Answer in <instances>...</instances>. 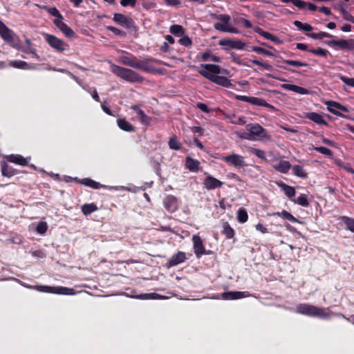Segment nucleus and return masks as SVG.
I'll return each instance as SVG.
<instances>
[{"mask_svg":"<svg viewBox=\"0 0 354 354\" xmlns=\"http://www.w3.org/2000/svg\"><path fill=\"white\" fill-rule=\"evenodd\" d=\"M120 59L122 64L135 68L138 60L136 56L130 54L127 56H121Z\"/></svg>","mask_w":354,"mask_h":354,"instance_id":"33","label":"nucleus"},{"mask_svg":"<svg viewBox=\"0 0 354 354\" xmlns=\"http://www.w3.org/2000/svg\"><path fill=\"white\" fill-rule=\"evenodd\" d=\"M48 12L52 16L56 17L54 20H63L64 17L60 14L59 10L55 7H50L49 10H48Z\"/></svg>","mask_w":354,"mask_h":354,"instance_id":"55","label":"nucleus"},{"mask_svg":"<svg viewBox=\"0 0 354 354\" xmlns=\"http://www.w3.org/2000/svg\"><path fill=\"white\" fill-rule=\"evenodd\" d=\"M160 61L150 57L142 60H137L135 68L145 72L153 73L156 71V68L151 65V63L160 64Z\"/></svg>","mask_w":354,"mask_h":354,"instance_id":"10","label":"nucleus"},{"mask_svg":"<svg viewBox=\"0 0 354 354\" xmlns=\"http://www.w3.org/2000/svg\"><path fill=\"white\" fill-rule=\"evenodd\" d=\"M339 220L346 226V229L354 233V218L347 216H342Z\"/></svg>","mask_w":354,"mask_h":354,"instance_id":"35","label":"nucleus"},{"mask_svg":"<svg viewBox=\"0 0 354 354\" xmlns=\"http://www.w3.org/2000/svg\"><path fill=\"white\" fill-rule=\"evenodd\" d=\"M272 215L282 217L283 218L288 220L293 223H299V222L297 218H295L294 216H292L290 213H289L286 210H283L281 212H274V213H272Z\"/></svg>","mask_w":354,"mask_h":354,"instance_id":"37","label":"nucleus"},{"mask_svg":"<svg viewBox=\"0 0 354 354\" xmlns=\"http://www.w3.org/2000/svg\"><path fill=\"white\" fill-rule=\"evenodd\" d=\"M169 32L176 36L180 37L184 35L185 30L182 26L174 24L170 26Z\"/></svg>","mask_w":354,"mask_h":354,"instance_id":"40","label":"nucleus"},{"mask_svg":"<svg viewBox=\"0 0 354 354\" xmlns=\"http://www.w3.org/2000/svg\"><path fill=\"white\" fill-rule=\"evenodd\" d=\"M239 22L242 25L243 27L245 28H253V26L252 23L247 19L241 17L239 19Z\"/></svg>","mask_w":354,"mask_h":354,"instance_id":"60","label":"nucleus"},{"mask_svg":"<svg viewBox=\"0 0 354 354\" xmlns=\"http://www.w3.org/2000/svg\"><path fill=\"white\" fill-rule=\"evenodd\" d=\"M0 36L8 43L13 41V32L0 20Z\"/></svg>","mask_w":354,"mask_h":354,"instance_id":"22","label":"nucleus"},{"mask_svg":"<svg viewBox=\"0 0 354 354\" xmlns=\"http://www.w3.org/2000/svg\"><path fill=\"white\" fill-rule=\"evenodd\" d=\"M113 21L127 29H131L136 28V24L134 20L129 17H127L121 13H114L113 17Z\"/></svg>","mask_w":354,"mask_h":354,"instance_id":"11","label":"nucleus"},{"mask_svg":"<svg viewBox=\"0 0 354 354\" xmlns=\"http://www.w3.org/2000/svg\"><path fill=\"white\" fill-rule=\"evenodd\" d=\"M307 36L315 39H322L323 38L327 37V38H332L334 37V36L328 32H319L317 33L312 32L307 34Z\"/></svg>","mask_w":354,"mask_h":354,"instance_id":"41","label":"nucleus"},{"mask_svg":"<svg viewBox=\"0 0 354 354\" xmlns=\"http://www.w3.org/2000/svg\"><path fill=\"white\" fill-rule=\"evenodd\" d=\"M171 149L179 150L182 147L181 143L177 140L176 136L171 137L168 142Z\"/></svg>","mask_w":354,"mask_h":354,"instance_id":"45","label":"nucleus"},{"mask_svg":"<svg viewBox=\"0 0 354 354\" xmlns=\"http://www.w3.org/2000/svg\"><path fill=\"white\" fill-rule=\"evenodd\" d=\"M281 86L286 90L291 91L301 95H308L310 93L308 89L294 84H284Z\"/></svg>","mask_w":354,"mask_h":354,"instance_id":"27","label":"nucleus"},{"mask_svg":"<svg viewBox=\"0 0 354 354\" xmlns=\"http://www.w3.org/2000/svg\"><path fill=\"white\" fill-rule=\"evenodd\" d=\"M211 17L212 19H217L221 21V22H217L214 24V28L218 30V28L216 27L217 25H223L225 26H227L229 24V22L231 19V17L228 15H216V14H212Z\"/></svg>","mask_w":354,"mask_h":354,"instance_id":"28","label":"nucleus"},{"mask_svg":"<svg viewBox=\"0 0 354 354\" xmlns=\"http://www.w3.org/2000/svg\"><path fill=\"white\" fill-rule=\"evenodd\" d=\"M247 50L250 51V52H255L259 54H262V55H266L268 57H274L275 56V55L272 52H271L267 49H265L262 47H260V46H251L250 48H247Z\"/></svg>","mask_w":354,"mask_h":354,"instance_id":"38","label":"nucleus"},{"mask_svg":"<svg viewBox=\"0 0 354 354\" xmlns=\"http://www.w3.org/2000/svg\"><path fill=\"white\" fill-rule=\"evenodd\" d=\"M340 11H341V13H342V15L343 16V18L345 20L354 24V17L353 16H352L348 11H346L343 8H341Z\"/></svg>","mask_w":354,"mask_h":354,"instance_id":"57","label":"nucleus"},{"mask_svg":"<svg viewBox=\"0 0 354 354\" xmlns=\"http://www.w3.org/2000/svg\"><path fill=\"white\" fill-rule=\"evenodd\" d=\"M249 152L263 160H266V153L263 150L256 148H250Z\"/></svg>","mask_w":354,"mask_h":354,"instance_id":"48","label":"nucleus"},{"mask_svg":"<svg viewBox=\"0 0 354 354\" xmlns=\"http://www.w3.org/2000/svg\"><path fill=\"white\" fill-rule=\"evenodd\" d=\"M250 295L248 292L241 291H228L223 292L222 299L225 300H235L248 297Z\"/></svg>","mask_w":354,"mask_h":354,"instance_id":"19","label":"nucleus"},{"mask_svg":"<svg viewBox=\"0 0 354 354\" xmlns=\"http://www.w3.org/2000/svg\"><path fill=\"white\" fill-rule=\"evenodd\" d=\"M252 63H253L255 65L263 67L264 69L267 71H272V66L268 64V62H263L258 59H251L250 60Z\"/></svg>","mask_w":354,"mask_h":354,"instance_id":"51","label":"nucleus"},{"mask_svg":"<svg viewBox=\"0 0 354 354\" xmlns=\"http://www.w3.org/2000/svg\"><path fill=\"white\" fill-rule=\"evenodd\" d=\"M81 209L84 215L88 216L91 213L97 211L98 208L95 203H92L84 204L83 205H82Z\"/></svg>","mask_w":354,"mask_h":354,"instance_id":"36","label":"nucleus"},{"mask_svg":"<svg viewBox=\"0 0 354 354\" xmlns=\"http://www.w3.org/2000/svg\"><path fill=\"white\" fill-rule=\"evenodd\" d=\"M230 58L232 59V62L234 63L239 65V66H250L247 64H245L241 58L240 57L236 54L235 53H232L230 54Z\"/></svg>","mask_w":354,"mask_h":354,"instance_id":"54","label":"nucleus"},{"mask_svg":"<svg viewBox=\"0 0 354 354\" xmlns=\"http://www.w3.org/2000/svg\"><path fill=\"white\" fill-rule=\"evenodd\" d=\"M6 160L10 162L19 165L21 166H26L28 164V160L24 156L19 154H10L6 157Z\"/></svg>","mask_w":354,"mask_h":354,"instance_id":"25","label":"nucleus"},{"mask_svg":"<svg viewBox=\"0 0 354 354\" xmlns=\"http://www.w3.org/2000/svg\"><path fill=\"white\" fill-rule=\"evenodd\" d=\"M163 205L168 212L174 213L179 207V201L176 196L169 194L164 198Z\"/></svg>","mask_w":354,"mask_h":354,"instance_id":"14","label":"nucleus"},{"mask_svg":"<svg viewBox=\"0 0 354 354\" xmlns=\"http://www.w3.org/2000/svg\"><path fill=\"white\" fill-rule=\"evenodd\" d=\"M324 104L327 106V110L331 113L342 118L350 119L349 116L338 111L348 113L349 110L346 106L333 100L326 101Z\"/></svg>","mask_w":354,"mask_h":354,"instance_id":"6","label":"nucleus"},{"mask_svg":"<svg viewBox=\"0 0 354 354\" xmlns=\"http://www.w3.org/2000/svg\"><path fill=\"white\" fill-rule=\"evenodd\" d=\"M296 312L304 315L321 319H328L331 315H335L328 308H319L308 304H299L296 307ZM338 315H340L341 314L339 313Z\"/></svg>","mask_w":354,"mask_h":354,"instance_id":"2","label":"nucleus"},{"mask_svg":"<svg viewBox=\"0 0 354 354\" xmlns=\"http://www.w3.org/2000/svg\"><path fill=\"white\" fill-rule=\"evenodd\" d=\"M304 118L314 122L317 124L328 126V123L323 118L322 115L316 112L304 113Z\"/></svg>","mask_w":354,"mask_h":354,"instance_id":"20","label":"nucleus"},{"mask_svg":"<svg viewBox=\"0 0 354 354\" xmlns=\"http://www.w3.org/2000/svg\"><path fill=\"white\" fill-rule=\"evenodd\" d=\"M341 80L346 85L354 87V78L342 76Z\"/></svg>","mask_w":354,"mask_h":354,"instance_id":"64","label":"nucleus"},{"mask_svg":"<svg viewBox=\"0 0 354 354\" xmlns=\"http://www.w3.org/2000/svg\"><path fill=\"white\" fill-rule=\"evenodd\" d=\"M221 233L225 236L227 239H232L235 234L234 229L227 222H225L223 224V230L221 231Z\"/></svg>","mask_w":354,"mask_h":354,"instance_id":"34","label":"nucleus"},{"mask_svg":"<svg viewBox=\"0 0 354 354\" xmlns=\"http://www.w3.org/2000/svg\"><path fill=\"white\" fill-rule=\"evenodd\" d=\"M273 168L281 174H287L291 168V164L287 160H280L279 163L274 165Z\"/></svg>","mask_w":354,"mask_h":354,"instance_id":"30","label":"nucleus"},{"mask_svg":"<svg viewBox=\"0 0 354 354\" xmlns=\"http://www.w3.org/2000/svg\"><path fill=\"white\" fill-rule=\"evenodd\" d=\"M246 130L248 133H245V136H243V138L250 140H255L257 139L262 140L270 137L267 130L257 123H250L247 124Z\"/></svg>","mask_w":354,"mask_h":354,"instance_id":"4","label":"nucleus"},{"mask_svg":"<svg viewBox=\"0 0 354 354\" xmlns=\"http://www.w3.org/2000/svg\"><path fill=\"white\" fill-rule=\"evenodd\" d=\"M136 4V0H120V5L123 7H134Z\"/></svg>","mask_w":354,"mask_h":354,"instance_id":"61","label":"nucleus"},{"mask_svg":"<svg viewBox=\"0 0 354 354\" xmlns=\"http://www.w3.org/2000/svg\"><path fill=\"white\" fill-rule=\"evenodd\" d=\"M0 165L1 174L5 177L11 178L18 174L17 169L10 166L8 163L4 160L1 162Z\"/></svg>","mask_w":354,"mask_h":354,"instance_id":"23","label":"nucleus"},{"mask_svg":"<svg viewBox=\"0 0 354 354\" xmlns=\"http://www.w3.org/2000/svg\"><path fill=\"white\" fill-rule=\"evenodd\" d=\"M278 186L284 192L285 194L290 198H292L295 196V189L290 185H286L283 182L281 181L277 183Z\"/></svg>","mask_w":354,"mask_h":354,"instance_id":"32","label":"nucleus"},{"mask_svg":"<svg viewBox=\"0 0 354 354\" xmlns=\"http://www.w3.org/2000/svg\"><path fill=\"white\" fill-rule=\"evenodd\" d=\"M330 47H336L340 50H352L354 49V39H339L325 41Z\"/></svg>","mask_w":354,"mask_h":354,"instance_id":"12","label":"nucleus"},{"mask_svg":"<svg viewBox=\"0 0 354 354\" xmlns=\"http://www.w3.org/2000/svg\"><path fill=\"white\" fill-rule=\"evenodd\" d=\"M253 30L255 32L259 34L260 35H261L262 37H263L265 39H266L268 40L274 42L275 44L280 43V40L277 36L271 34L269 32L264 31L260 27L255 26L254 28H253Z\"/></svg>","mask_w":354,"mask_h":354,"instance_id":"26","label":"nucleus"},{"mask_svg":"<svg viewBox=\"0 0 354 354\" xmlns=\"http://www.w3.org/2000/svg\"><path fill=\"white\" fill-rule=\"evenodd\" d=\"M178 43L180 45H183L186 47L191 46L192 44L191 39L187 35H185V36L182 37L178 40Z\"/></svg>","mask_w":354,"mask_h":354,"instance_id":"58","label":"nucleus"},{"mask_svg":"<svg viewBox=\"0 0 354 354\" xmlns=\"http://www.w3.org/2000/svg\"><path fill=\"white\" fill-rule=\"evenodd\" d=\"M37 291L57 295H72L75 294L73 288L63 286H35L33 288Z\"/></svg>","mask_w":354,"mask_h":354,"instance_id":"5","label":"nucleus"},{"mask_svg":"<svg viewBox=\"0 0 354 354\" xmlns=\"http://www.w3.org/2000/svg\"><path fill=\"white\" fill-rule=\"evenodd\" d=\"M293 24L298 28V30L302 31L310 32L313 29V26H311L310 24L306 23L304 24L297 20L294 21Z\"/></svg>","mask_w":354,"mask_h":354,"instance_id":"42","label":"nucleus"},{"mask_svg":"<svg viewBox=\"0 0 354 354\" xmlns=\"http://www.w3.org/2000/svg\"><path fill=\"white\" fill-rule=\"evenodd\" d=\"M293 4L299 9H304L306 8L307 2H305L301 0H294Z\"/></svg>","mask_w":354,"mask_h":354,"instance_id":"62","label":"nucleus"},{"mask_svg":"<svg viewBox=\"0 0 354 354\" xmlns=\"http://www.w3.org/2000/svg\"><path fill=\"white\" fill-rule=\"evenodd\" d=\"M111 70L115 75L131 83H142L145 80L139 73L127 68L113 64Z\"/></svg>","mask_w":354,"mask_h":354,"instance_id":"3","label":"nucleus"},{"mask_svg":"<svg viewBox=\"0 0 354 354\" xmlns=\"http://www.w3.org/2000/svg\"><path fill=\"white\" fill-rule=\"evenodd\" d=\"M218 30L224 32H230V33H238L239 30L236 28L230 26L229 24L227 26L223 25H217Z\"/></svg>","mask_w":354,"mask_h":354,"instance_id":"47","label":"nucleus"},{"mask_svg":"<svg viewBox=\"0 0 354 354\" xmlns=\"http://www.w3.org/2000/svg\"><path fill=\"white\" fill-rule=\"evenodd\" d=\"M218 44L223 46L226 50L230 49L243 50L245 46V44L241 40H234L231 39H221L218 41Z\"/></svg>","mask_w":354,"mask_h":354,"instance_id":"13","label":"nucleus"},{"mask_svg":"<svg viewBox=\"0 0 354 354\" xmlns=\"http://www.w3.org/2000/svg\"><path fill=\"white\" fill-rule=\"evenodd\" d=\"M106 28L108 30H110L113 33H114L115 35H118V36H121V37H125L126 36V32L118 28H115L114 26H108L106 27Z\"/></svg>","mask_w":354,"mask_h":354,"instance_id":"56","label":"nucleus"},{"mask_svg":"<svg viewBox=\"0 0 354 354\" xmlns=\"http://www.w3.org/2000/svg\"><path fill=\"white\" fill-rule=\"evenodd\" d=\"M295 203H297L302 207H307L310 205V203L308 201L307 196L304 194H301L297 197V199L293 200Z\"/></svg>","mask_w":354,"mask_h":354,"instance_id":"43","label":"nucleus"},{"mask_svg":"<svg viewBox=\"0 0 354 354\" xmlns=\"http://www.w3.org/2000/svg\"><path fill=\"white\" fill-rule=\"evenodd\" d=\"M142 6L143 8L146 10H149L156 8V3L151 0H145L142 2Z\"/></svg>","mask_w":354,"mask_h":354,"instance_id":"59","label":"nucleus"},{"mask_svg":"<svg viewBox=\"0 0 354 354\" xmlns=\"http://www.w3.org/2000/svg\"><path fill=\"white\" fill-rule=\"evenodd\" d=\"M223 184V182L211 175H207L203 181L204 187L208 190L220 188L222 187Z\"/></svg>","mask_w":354,"mask_h":354,"instance_id":"17","label":"nucleus"},{"mask_svg":"<svg viewBox=\"0 0 354 354\" xmlns=\"http://www.w3.org/2000/svg\"><path fill=\"white\" fill-rule=\"evenodd\" d=\"M73 180L77 182V183L82 184L85 186L90 187L91 188L97 189H100L102 187H105L104 185L100 184L98 182H96L91 178H84L82 179H79L77 177H75L73 178Z\"/></svg>","mask_w":354,"mask_h":354,"instance_id":"24","label":"nucleus"},{"mask_svg":"<svg viewBox=\"0 0 354 354\" xmlns=\"http://www.w3.org/2000/svg\"><path fill=\"white\" fill-rule=\"evenodd\" d=\"M53 23L66 37L73 38L74 37L75 32L62 20H53Z\"/></svg>","mask_w":354,"mask_h":354,"instance_id":"21","label":"nucleus"},{"mask_svg":"<svg viewBox=\"0 0 354 354\" xmlns=\"http://www.w3.org/2000/svg\"><path fill=\"white\" fill-rule=\"evenodd\" d=\"M193 249L197 258H200L204 255L205 252V248L203 245V241L198 234H194L192 236Z\"/></svg>","mask_w":354,"mask_h":354,"instance_id":"15","label":"nucleus"},{"mask_svg":"<svg viewBox=\"0 0 354 354\" xmlns=\"http://www.w3.org/2000/svg\"><path fill=\"white\" fill-rule=\"evenodd\" d=\"M235 98L239 101L246 102L255 106L266 107L270 110L274 109V106L268 103L265 100L259 97L237 95Z\"/></svg>","mask_w":354,"mask_h":354,"instance_id":"8","label":"nucleus"},{"mask_svg":"<svg viewBox=\"0 0 354 354\" xmlns=\"http://www.w3.org/2000/svg\"><path fill=\"white\" fill-rule=\"evenodd\" d=\"M248 215L245 209L240 208L237 212V219L241 223H244L248 221Z\"/></svg>","mask_w":354,"mask_h":354,"instance_id":"44","label":"nucleus"},{"mask_svg":"<svg viewBox=\"0 0 354 354\" xmlns=\"http://www.w3.org/2000/svg\"><path fill=\"white\" fill-rule=\"evenodd\" d=\"M131 109L133 110L138 115L140 122L144 125L149 126L151 123V118L146 115L145 112L140 109V106L134 104L131 106Z\"/></svg>","mask_w":354,"mask_h":354,"instance_id":"18","label":"nucleus"},{"mask_svg":"<svg viewBox=\"0 0 354 354\" xmlns=\"http://www.w3.org/2000/svg\"><path fill=\"white\" fill-rule=\"evenodd\" d=\"M187 259L186 254L184 252L178 251L176 254L171 256V257L167 262V268H169L176 266L180 263H184Z\"/></svg>","mask_w":354,"mask_h":354,"instance_id":"16","label":"nucleus"},{"mask_svg":"<svg viewBox=\"0 0 354 354\" xmlns=\"http://www.w3.org/2000/svg\"><path fill=\"white\" fill-rule=\"evenodd\" d=\"M48 230V224L46 222L41 221L36 227V232L39 234H44Z\"/></svg>","mask_w":354,"mask_h":354,"instance_id":"52","label":"nucleus"},{"mask_svg":"<svg viewBox=\"0 0 354 354\" xmlns=\"http://www.w3.org/2000/svg\"><path fill=\"white\" fill-rule=\"evenodd\" d=\"M200 162L194 159L191 157H187L185 159V167L187 169H188L190 171H198L200 169Z\"/></svg>","mask_w":354,"mask_h":354,"instance_id":"29","label":"nucleus"},{"mask_svg":"<svg viewBox=\"0 0 354 354\" xmlns=\"http://www.w3.org/2000/svg\"><path fill=\"white\" fill-rule=\"evenodd\" d=\"M11 66L15 68H21V69H29L30 68V67L28 66L29 64L27 62H26L24 61H21V60L12 62Z\"/></svg>","mask_w":354,"mask_h":354,"instance_id":"50","label":"nucleus"},{"mask_svg":"<svg viewBox=\"0 0 354 354\" xmlns=\"http://www.w3.org/2000/svg\"><path fill=\"white\" fill-rule=\"evenodd\" d=\"M221 159L231 167L243 168L246 166L244 157L239 154L223 156Z\"/></svg>","mask_w":354,"mask_h":354,"instance_id":"9","label":"nucleus"},{"mask_svg":"<svg viewBox=\"0 0 354 354\" xmlns=\"http://www.w3.org/2000/svg\"><path fill=\"white\" fill-rule=\"evenodd\" d=\"M196 107L204 113H209L210 112V110L208 108V106H207V104H205L204 103L198 102L196 104Z\"/></svg>","mask_w":354,"mask_h":354,"instance_id":"63","label":"nucleus"},{"mask_svg":"<svg viewBox=\"0 0 354 354\" xmlns=\"http://www.w3.org/2000/svg\"><path fill=\"white\" fill-rule=\"evenodd\" d=\"M292 173L294 175L302 178H308V174L305 171L303 167L300 165H294L292 167Z\"/></svg>","mask_w":354,"mask_h":354,"instance_id":"39","label":"nucleus"},{"mask_svg":"<svg viewBox=\"0 0 354 354\" xmlns=\"http://www.w3.org/2000/svg\"><path fill=\"white\" fill-rule=\"evenodd\" d=\"M44 37L48 45L57 52L62 53L68 47L67 44L55 35L46 33Z\"/></svg>","mask_w":354,"mask_h":354,"instance_id":"7","label":"nucleus"},{"mask_svg":"<svg viewBox=\"0 0 354 354\" xmlns=\"http://www.w3.org/2000/svg\"><path fill=\"white\" fill-rule=\"evenodd\" d=\"M201 69L198 71V73L205 79L223 87H233L230 80L224 76L219 75L221 73H228L226 70L221 69L220 66L212 64H201Z\"/></svg>","mask_w":354,"mask_h":354,"instance_id":"1","label":"nucleus"},{"mask_svg":"<svg viewBox=\"0 0 354 354\" xmlns=\"http://www.w3.org/2000/svg\"><path fill=\"white\" fill-rule=\"evenodd\" d=\"M309 52L318 56H321L323 57H326L328 55H329V51L326 49H324L322 48H310Z\"/></svg>","mask_w":354,"mask_h":354,"instance_id":"46","label":"nucleus"},{"mask_svg":"<svg viewBox=\"0 0 354 354\" xmlns=\"http://www.w3.org/2000/svg\"><path fill=\"white\" fill-rule=\"evenodd\" d=\"M117 124L119 128L124 131L133 132L135 131V127L124 118L118 119Z\"/></svg>","mask_w":354,"mask_h":354,"instance_id":"31","label":"nucleus"},{"mask_svg":"<svg viewBox=\"0 0 354 354\" xmlns=\"http://www.w3.org/2000/svg\"><path fill=\"white\" fill-rule=\"evenodd\" d=\"M313 149L317 152L322 153L328 157L333 156V151L325 147H315Z\"/></svg>","mask_w":354,"mask_h":354,"instance_id":"53","label":"nucleus"},{"mask_svg":"<svg viewBox=\"0 0 354 354\" xmlns=\"http://www.w3.org/2000/svg\"><path fill=\"white\" fill-rule=\"evenodd\" d=\"M283 62L284 64H286L290 66H295V67H301V66H308V64L307 63L298 61V60H290V59H284L283 60Z\"/></svg>","mask_w":354,"mask_h":354,"instance_id":"49","label":"nucleus"}]
</instances>
